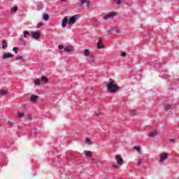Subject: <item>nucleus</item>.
I'll use <instances>...</instances> for the list:
<instances>
[{"label": "nucleus", "instance_id": "1", "mask_svg": "<svg viewBox=\"0 0 179 179\" xmlns=\"http://www.w3.org/2000/svg\"><path fill=\"white\" fill-rule=\"evenodd\" d=\"M110 83L107 85L108 92L110 93H115V92H118L120 90V87L117 86L114 84V80L110 78Z\"/></svg>", "mask_w": 179, "mask_h": 179}, {"label": "nucleus", "instance_id": "2", "mask_svg": "<svg viewBox=\"0 0 179 179\" xmlns=\"http://www.w3.org/2000/svg\"><path fill=\"white\" fill-rule=\"evenodd\" d=\"M80 17V15L77 14L73 16H71L68 20V24L69 26H72V24H75L76 23V20Z\"/></svg>", "mask_w": 179, "mask_h": 179}, {"label": "nucleus", "instance_id": "3", "mask_svg": "<svg viewBox=\"0 0 179 179\" xmlns=\"http://www.w3.org/2000/svg\"><path fill=\"white\" fill-rule=\"evenodd\" d=\"M115 159L117 164H118L119 166H122V164H124V160H122V157H121V155H117L115 156Z\"/></svg>", "mask_w": 179, "mask_h": 179}, {"label": "nucleus", "instance_id": "4", "mask_svg": "<svg viewBox=\"0 0 179 179\" xmlns=\"http://www.w3.org/2000/svg\"><path fill=\"white\" fill-rule=\"evenodd\" d=\"M167 160V153H161L159 155V162H164Z\"/></svg>", "mask_w": 179, "mask_h": 179}, {"label": "nucleus", "instance_id": "5", "mask_svg": "<svg viewBox=\"0 0 179 179\" xmlns=\"http://www.w3.org/2000/svg\"><path fill=\"white\" fill-rule=\"evenodd\" d=\"M31 37L32 38H34L35 40H37L40 37V33L37 31H31Z\"/></svg>", "mask_w": 179, "mask_h": 179}, {"label": "nucleus", "instance_id": "6", "mask_svg": "<svg viewBox=\"0 0 179 179\" xmlns=\"http://www.w3.org/2000/svg\"><path fill=\"white\" fill-rule=\"evenodd\" d=\"M13 57V54H10L9 52H6L3 55L2 59H8V58H12Z\"/></svg>", "mask_w": 179, "mask_h": 179}, {"label": "nucleus", "instance_id": "7", "mask_svg": "<svg viewBox=\"0 0 179 179\" xmlns=\"http://www.w3.org/2000/svg\"><path fill=\"white\" fill-rule=\"evenodd\" d=\"M115 16V13H110L106 15L103 17V19H104V20H108V19H110V18H111V17H114Z\"/></svg>", "mask_w": 179, "mask_h": 179}, {"label": "nucleus", "instance_id": "8", "mask_svg": "<svg viewBox=\"0 0 179 179\" xmlns=\"http://www.w3.org/2000/svg\"><path fill=\"white\" fill-rule=\"evenodd\" d=\"M68 22H69L68 17H64L62 22V27H66V24H68Z\"/></svg>", "mask_w": 179, "mask_h": 179}, {"label": "nucleus", "instance_id": "9", "mask_svg": "<svg viewBox=\"0 0 179 179\" xmlns=\"http://www.w3.org/2000/svg\"><path fill=\"white\" fill-rule=\"evenodd\" d=\"M38 96L36 95H32L30 98V101L31 103H37Z\"/></svg>", "mask_w": 179, "mask_h": 179}, {"label": "nucleus", "instance_id": "10", "mask_svg": "<svg viewBox=\"0 0 179 179\" xmlns=\"http://www.w3.org/2000/svg\"><path fill=\"white\" fill-rule=\"evenodd\" d=\"M101 44H103V41L101 38H99L97 43V48H99V50H101V48H103V45H101Z\"/></svg>", "mask_w": 179, "mask_h": 179}, {"label": "nucleus", "instance_id": "11", "mask_svg": "<svg viewBox=\"0 0 179 179\" xmlns=\"http://www.w3.org/2000/svg\"><path fill=\"white\" fill-rule=\"evenodd\" d=\"M156 135H157V131L156 130H153L152 131H151L150 133L148 136H150V138H155V136H156Z\"/></svg>", "mask_w": 179, "mask_h": 179}, {"label": "nucleus", "instance_id": "12", "mask_svg": "<svg viewBox=\"0 0 179 179\" xmlns=\"http://www.w3.org/2000/svg\"><path fill=\"white\" fill-rule=\"evenodd\" d=\"M84 55L85 57H90V51L89 50V49H85L84 50Z\"/></svg>", "mask_w": 179, "mask_h": 179}, {"label": "nucleus", "instance_id": "13", "mask_svg": "<svg viewBox=\"0 0 179 179\" xmlns=\"http://www.w3.org/2000/svg\"><path fill=\"white\" fill-rule=\"evenodd\" d=\"M80 3H86L87 5V6H89V5H90V0H80Z\"/></svg>", "mask_w": 179, "mask_h": 179}, {"label": "nucleus", "instance_id": "14", "mask_svg": "<svg viewBox=\"0 0 179 179\" xmlns=\"http://www.w3.org/2000/svg\"><path fill=\"white\" fill-rule=\"evenodd\" d=\"M8 48V43H6V41H2V46H1V48L3 50H5V48Z\"/></svg>", "mask_w": 179, "mask_h": 179}, {"label": "nucleus", "instance_id": "15", "mask_svg": "<svg viewBox=\"0 0 179 179\" xmlns=\"http://www.w3.org/2000/svg\"><path fill=\"white\" fill-rule=\"evenodd\" d=\"M84 153L87 157H92V154L90 151H84Z\"/></svg>", "mask_w": 179, "mask_h": 179}, {"label": "nucleus", "instance_id": "16", "mask_svg": "<svg viewBox=\"0 0 179 179\" xmlns=\"http://www.w3.org/2000/svg\"><path fill=\"white\" fill-rule=\"evenodd\" d=\"M18 9L19 8L15 6V7H13L10 9V13H16V12H17Z\"/></svg>", "mask_w": 179, "mask_h": 179}, {"label": "nucleus", "instance_id": "17", "mask_svg": "<svg viewBox=\"0 0 179 179\" xmlns=\"http://www.w3.org/2000/svg\"><path fill=\"white\" fill-rule=\"evenodd\" d=\"M164 110L166 111H169V110H171V105L170 104H166L164 106Z\"/></svg>", "mask_w": 179, "mask_h": 179}, {"label": "nucleus", "instance_id": "18", "mask_svg": "<svg viewBox=\"0 0 179 179\" xmlns=\"http://www.w3.org/2000/svg\"><path fill=\"white\" fill-rule=\"evenodd\" d=\"M7 93H8V91L5 90H0V96H5L6 94H7Z\"/></svg>", "mask_w": 179, "mask_h": 179}, {"label": "nucleus", "instance_id": "19", "mask_svg": "<svg viewBox=\"0 0 179 179\" xmlns=\"http://www.w3.org/2000/svg\"><path fill=\"white\" fill-rule=\"evenodd\" d=\"M43 18V20L47 21L50 19V15H48V14H47V13H44Z\"/></svg>", "mask_w": 179, "mask_h": 179}, {"label": "nucleus", "instance_id": "20", "mask_svg": "<svg viewBox=\"0 0 179 179\" xmlns=\"http://www.w3.org/2000/svg\"><path fill=\"white\" fill-rule=\"evenodd\" d=\"M34 83H35V85H36V86H40V85H41V81L40 80V79L36 78V79L35 80Z\"/></svg>", "mask_w": 179, "mask_h": 179}, {"label": "nucleus", "instance_id": "21", "mask_svg": "<svg viewBox=\"0 0 179 179\" xmlns=\"http://www.w3.org/2000/svg\"><path fill=\"white\" fill-rule=\"evenodd\" d=\"M17 61H20V62L23 63L24 62V59H23L22 56H19L17 57Z\"/></svg>", "mask_w": 179, "mask_h": 179}, {"label": "nucleus", "instance_id": "22", "mask_svg": "<svg viewBox=\"0 0 179 179\" xmlns=\"http://www.w3.org/2000/svg\"><path fill=\"white\" fill-rule=\"evenodd\" d=\"M23 34L24 38H27V36H30V32H29L28 31H24Z\"/></svg>", "mask_w": 179, "mask_h": 179}, {"label": "nucleus", "instance_id": "23", "mask_svg": "<svg viewBox=\"0 0 179 179\" xmlns=\"http://www.w3.org/2000/svg\"><path fill=\"white\" fill-rule=\"evenodd\" d=\"M72 50V47L71 46H67L65 49L64 51H66V52H70V51Z\"/></svg>", "mask_w": 179, "mask_h": 179}, {"label": "nucleus", "instance_id": "24", "mask_svg": "<svg viewBox=\"0 0 179 179\" xmlns=\"http://www.w3.org/2000/svg\"><path fill=\"white\" fill-rule=\"evenodd\" d=\"M85 142L87 143V145H92V140H90L89 138H86Z\"/></svg>", "mask_w": 179, "mask_h": 179}, {"label": "nucleus", "instance_id": "25", "mask_svg": "<svg viewBox=\"0 0 179 179\" xmlns=\"http://www.w3.org/2000/svg\"><path fill=\"white\" fill-rule=\"evenodd\" d=\"M41 80L42 82H45V83H47L48 82V79L46 77H41Z\"/></svg>", "mask_w": 179, "mask_h": 179}, {"label": "nucleus", "instance_id": "26", "mask_svg": "<svg viewBox=\"0 0 179 179\" xmlns=\"http://www.w3.org/2000/svg\"><path fill=\"white\" fill-rule=\"evenodd\" d=\"M134 149L137 150L138 153H141V148H139V147L134 146Z\"/></svg>", "mask_w": 179, "mask_h": 179}, {"label": "nucleus", "instance_id": "27", "mask_svg": "<svg viewBox=\"0 0 179 179\" xmlns=\"http://www.w3.org/2000/svg\"><path fill=\"white\" fill-rule=\"evenodd\" d=\"M24 115V113H18V118H22Z\"/></svg>", "mask_w": 179, "mask_h": 179}, {"label": "nucleus", "instance_id": "28", "mask_svg": "<svg viewBox=\"0 0 179 179\" xmlns=\"http://www.w3.org/2000/svg\"><path fill=\"white\" fill-rule=\"evenodd\" d=\"M130 114H131V115H135V114H136V110H131Z\"/></svg>", "mask_w": 179, "mask_h": 179}, {"label": "nucleus", "instance_id": "29", "mask_svg": "<svg viewBox=\"0 0 179 179\" xmlns=\"http://www.w3.org/2000/svg\"><path fill=\"white\" fill-rule=\"evenodd\" d=\"M13 51H14V52H15V54H17V48L14 47V48H13Z\"/></svg>", "mask_w": 179, "mask_h": 179}, {"label": "nucleus", "instance_id": "30", "mask_svg": "<svg viewBox=\"0 0 179 179\" xmlns=\"http://www.w3.org/2000/svg\"><path fill=\"white\" fill-rule=\"evenodd\" d=\"M112 169H113V170H117V169H118V166H117V165H113V166H112Z\"/></svg>", "mask_w": 179, "mask_h": 179}, {"label": "nucleus", "instance_id": "31", "mask_svg": "<svg viewBox=\"0 0 179 179\" xmlns=\"http://www.w3.org/2000/svg\"><path fill=\"white\" fill-rule=\"evenodd\" d=\"M121 57H127V52H122L121 53Z\"/></svg>", "mask_w": 179, "mask_h": 179}, {"label": "nucleus", "instance_id": "32", "mask_svg": "<svg viewBox=\"0 0 179 179\" xmlns=\"http://www.w3.org/2000/svg\"><path fill=\"white\" fill-rule=\"evenodd\" d=\"M115 1L117 5H120V3H121V0H115Z\"/></svg>", "mask_w": 179, "mask_h": 179}, {"label": "nucleus", "instance_id": "33", "mask_svg": "<svg viewBox=\"0 0 179 179\" xmlns=\"http://www.w3.org/2000/svg\"><path fill=\"white\" fill-rule=\"evenodd\" d=\"M59 50H64V45H61L58 47Z\"/></svg>", "mask_w": 179, "mask_h": 179}, {"label": "nucleus", "instance_id": "34", "mask_svg": "<svg viewBox=\"0 0 179 179\" xmlns=\"http://www.w3.org/2000/svg\"><path fill=\"white\" fill-rule=\"evenodd\" d=\"M8 124H10V127H13V122L8 121Z\"/></svg>", "mask_w": 179, "mask_h": 179}, {"label": "nucleus", "instance_id": "35", "mask_svg": "<svg viewBox=\"0 0 179 179\" xmlns=\"http://www.w3.org/2000/svg\"><path fill=\"white\" fill-rule=\"evenodd\" d=\"M38 27H43V22H39L38 23Z\"/></svg>", "mask_w": 179, "mask_h": 179}, {"label": "nucleus", "instance_id": "36", "mask_svg": "<svg viewBox=\"0 0 179 179\" xmlns=\"http://www.w3.org/2000/svg\"><path fill=\"white\" fill-rule=\"evenodd\" d=\"M170 142H176V139L175 138H171Z\"/></svg>", "mask_w": 179, "mask_h": 179}, {"label": "nucleus", "instance_id": "37", "mask_svg": "<svg viewBox=\"0 0 179 179\" xmlns=\"http://www.w3.org/2000/svg\"><path fill=\"white\" fill-rule=\"evenodd\" d=\"M142 163V161L141 159H139L138 162H137V164H141Z\"/></svg>", "mask_w": 179, "mask_h": 179}, {"label": "nucleus", "instance_id": "38", "mask_svg": "<svg viewBox=\"0 0 179 179\" xmlns=\"http://www.w3.org/2000/svg\"><path fill=\"white\" fill-rule=\"evenodd\" d=\"M43 9V7L40 6V7H38V10H41Z\"/></svg>", "mask_w": 179, "mask_h": 179}, {"label": "nucleus", "instance_id": "39", "mask_svg": "<svg viewBox=\"0 0 179 179\" xmlns=\"http://www.w3.org/2000/svg\"><path fill=\"white\" fill-rule=\"evenodd\" d=\"M99 113H95V115H96V117H99Z\"/></svg>", "mask_w": 179, "mask_h": 179}, {"label": "nucleus", "instance_id": "40", "mask_svg": "<svg viewBox=\"0 0 179 179\" xmlns=\"http://www.w3.org/2000/svg\"><path fill=\"white\" fill-rule=\"evenodd\" d=\"M116 33H118V31H115Z\"/></svg>", "mask_w": 179, "mask_h": 179}, {"label": "nucleus", "instance_id": "41", "mask_svg": "<svg viewBox=\"0 0 179 179\" xmlns=\"http://www.w3.org/2000/svg\"><path fill=\"white\" fill-rule=\"evenodd\" d=\"M60 1H66V0H60Z\"/></svg>", "mask_w": 179, "mask_h": 179}, {"label": "nucleus", "instance_id": "42", "mask_svg": "<svg viewBox=\"0 0 179 179\" xmlns=\"http://www.w3.org/2000/svg\"><path fill=\"white\" fill-rule=\"evenodd\" d=\"M29 120H31V118H30V117H29Z\"/></svg>", "mask_w": 179, "mask_h": 179}]
</instances>
